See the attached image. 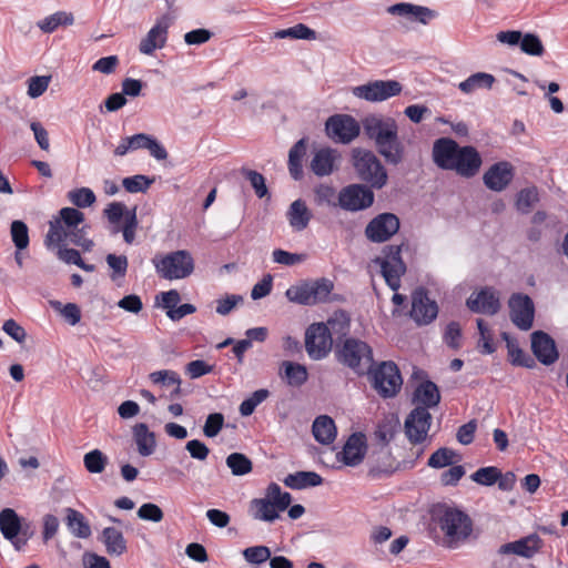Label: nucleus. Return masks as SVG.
<instances>
[{
	"instance_id": "obj_1",
	"label": "nucleus",
	"mask_w": 568,
	"mask_h": 568,
	"mask_svg": "<svg viewBox=\"0 0 568 568\" xmlns=\"http://www.w3.org/2000/svg\"><path fill=\"white\" fill-rule=\"evenodd\" d=\"M89 226L84 223V214L74 207H63L49 222V231L44 245L54 250L60 244H73L83 251H91L93 241L88 237Z\"/></svg>"
},
{
	"instance_id": "obj_2",
	"label": "nucleus",
	"mask_w": 568,
	"mask_h": 568,
	"mask_svg": "<svg viewBox=\"0 0 568 568\" xmlns=\"http://www.w3.org/2000/svg\"><path fill=\"white\" fill-rule=\"evenodd\" d=\"M363 129L388 163L396 165L403 161L404 146L398 139V126L393 118L368 115L363 120Z\"/></svg>"
},
{
	"instance_id": "obj_3",
	"label": "nucleus",
	"mask_w": 568,
	"mask_h": 568,
	"mask_svg": "<svg viewBox=\"0 0 568 568\" xmlns=\"http://www.w3.org/2000/svg\"><path fill=\"white\" fill-rule=\"evenodd\" d=\"M292 503V496L283 491L278 484L271 483L265 491V497L254 498L250 501L248 514L254 520L273 523Z\"/></svg>"
},
{
	"instance_id": "obj_4",
	"label": "nucleus",
	"mask_w": 568,
	"mask_h": 568,
	"mask_svg": "<svg viewBox=\"0 0 568 568\" xmlns=\"http://www.w3.org/2000/svg\"><path fill=\"white\" fill-rule=\"evenodd\" d=\"M438 526L443 532V544L456 549L468 541L473 534V521L462 510L446 508L438 517Z\"/></svg>"
},
{
	"instance_id": "obj_5",
	"label": "nucleus",
	"mask_w": 568,
	"mask_h": 568,
	"mask_svg": "<svg viewBox=\"0 0 568 568\" xmlns=\"http://www.w3.org/2000/svg\"><path fill=\"white\" fill-rule=\"evenodd\" d=\"M352 159L354 169L362 181H365L374 189H382L386 185L388 180L387 171L372 151L354 149Z\"/></svg>"
},
{
	"instance_id": "obj_6",
	"label": "nucleus",
	"mask_w": 568,
	"mask_h": 568,
	"mask_svg": "<svg viewBox=\"0 0 568 568\" xmlns=\"http://www.w3.org/2000/svg\"><path fill=\"white\" fill-rule=\"evenodd\" d=\"M152 263L160 277L169 281L186 278L194 271V260L185 250L155 256Z\"/></svg>"
},
{
	"instance_id": "obj_7",
	"label": "nucleus",
	"mask_w": 568,
	"mask_h": 568,
	"mask_svg": "<svg viewBox=\"0 0 568 568\" xmlns=\"http://www.w3.org/2000/svg\"><path fill=\"white\" fill-rule=\"evenodd\" d=\"M333 282L327 278L305 281L292 285L285 292L290 302L301 305H315L325 302L333 291Z\"/></svg>"
},
{
	"instance_id": "obj_8",
	"label": "nucleus",
	"mask_w": 568,
	"mask_h": 568,
	"mask_svg": "<svg viewBox=\"0 0 568 568\" xmlns=\"http://www.w3.org/2000/svg\"><path fill=\"white\" fill-rule=\"evenodd\" d=\"M111 226V233L118 234L122 232L123 240L128 244H132L135 239L138 229L136 207L128 210L122 202H112L103 211Z\"/></svg>"
},
{
	"instance_id": "obj_9",
	"label": "nucleus",
	"mask_w": 568,
	"mask_h": 568,
	"mask_svg": "<svg viewBox=\"0 0 568 568\" xmlns=\"http://www.w3.org/2000/svg\"><path fill=\"white\" fill-rule=\"evenodd\" d=\"M0 532L11 542L16 550H21L33 536L29 523L22 519L14 509L3 508L0 511Z\"/></svg>"
},
{
	"instance_id": "obj_10",
	"label": "nucleus",
	"mask_w": 568,
	"mask_h": 568,
	"mask_svg": "<svg viewBox=\"0 0 568 568\" xmlns=\"http://www.w3.org/2000/svg\"><path fill=\"white\" fill-rule=\"evenodd\" d=\"M338 361L357 374H364L373 366V351L364 341L347 338L338 351Z\"/></svg>"
},
{
	"instance_id": "obj_11",
	"label": "nucleus",
	"mask_w": 568,
	"mask_h": 568,
	"mask_svg": "<svg viewBox=\"0 0 568 568\" xmlns=\"http://www.w3.org/2000/svg\"><path fill=\"white\" fill-rule=\"evenodd\" d=\"M400 246L389 245L383 251V256H377L374 263L379 266L381 273L390 290L397 292L400 287V278L406 273V265L400 256Z\"/></svg>"
},
{
	"instance_id": "obj_12",
	"label": "nucleus",
	"mask_w": 568,
	"mask_h": 568,
	"mask_svg": "<svg viewBox=\"0 0 568 568\" xmlns=\"http://www.w3.org/2000/svg\"><path fill=\"white\" fill-rule=\"evenodd\" d=\"M371 373L373 387L382 397H394L400 390L403 378L395 363L383 362Z\"/></svg>"
},
{
	"instance_id": "obj_13",
	"label": "nucleus",
	"mask_w": 568,
	"mask_h": 568,
	"mask_svg": "<svg viewBox=\"0 0 568 568\" xmlns=\"http://www.w3.org/2000/svg\"><path fill=\"white\" fill-rule=\"evenodd\" d=\"M402 84L396 80H375L352 88V94L368 102H383L400 94Z\"/></svg>"
},
{
	"instance_id": "obj_14",
	"label": "nucleus",
	"mask_w": 568,
	"mask_h": 568,
	"mask_svg": "<svg viewBox=\"0 0 568 568\" xmlns=\"http://www.w3.org/2000/svg\"><path fill=\"white\" fill-rule=\"evenodd\" d=\"M325 130L334 142L348 144L359 135L361 124L349 114H334L326 120Z\"/></svg>"
},
{
	"instance_id": "obj_15",
	"label": "nucleus",
	"mask_w": 568,
	"mask_h": 568,
	"mask_svg": "<svg viewBox=\"0 0 568 568\" xmlns=\"http://www.w3.org/2000/svg\"><path fill=\"white\" fill-rule=\"evenodd\" d=\"M333 338L324 323H313L305 332V351L313 361L325 358L332 351Z\"/></svg>"
},
{
	"instance_id": "obj_16",
	"label": "nucleus",
	"mask_w": 568,
	"mask_h": 568,
	"mask_svg": "<svg viewBox=\"0 0 568 568\" xmlns=\"http://www.w3.org/2000/svg\"><path fill=\"white\" fill-rule=\"evenodd\" d=\"M173 17L164 13L155 20L153 27L148 31L139 43V51L144 55H152L156 50L166 45L169 29L173 24Z\"/></svg>"
},
{
	"instance_id": "obj_17",
	"label": "nucleus",
	"mask_w": 568,
	"mask_h": 568,
	"mask_svg": "<svg viewBox=\"0 0 568 568\" xmlns=\"http://www.w3.org/2000/svg\"><path fill=\"white\" fill-rule=\"evenodd\" d=\"M399 230V219L393 213L375 216L365 229L366 237L374 243L388 241Z\"/></svg>"
},
{
	"instance_id": "obj_18",
	"label": "nucleus",
	"mask_w": 568,
	"mask_h": 568,
	"mask_svg": "<svg viewBox=\"0 0 568 568\" xmlns=\"http://www.w3.org/2000/svg\"><path fill=\"white\" fill-rule=\"evenodd\" d=\"M374 202L373 192L365 185L352 184L344 187L338 194V204L347 211H361L369 207Z\"/></svg>"
},
{
	"instance_id": "obj_19",
	"label": "nucleus",
	"mask_w": 568,
	"mask_h": 568,
	"mask_svg": "<svg viewBox=\"0 0 568 568\" xmlns=\"http://www.w3.org/2000/svg\"><path fill=\"white\" fill-rule=\"evenodd\" d=\"M432 424V415L426 408L416 406L405 420V433L413 444L423 443Z\"/></svg>"
},
{
	"instance_id": "obj_20",
	"label": "nucleus",
	"mask_w": 568,
	"mask_h": 568,
	"mask_svg": "<svg viewBox=\"0 0 568 568\" xmlns=\"http://www.w3.org/2000/svg\"><path fill=\"white\" fill-rule=\"evenodd\" d=\"M510 318L513 323L523 331L532 326L535 306L531 298L526 294H514L509 298Z\"/></svg>"
},
{
	"instance_id": "obj_21",
	"label": "nucleus",
	"mask_w": 568,
	"mask_h": 568,
	"mask_svg": "<svg viewBox=\"0 0 568 568\" xmlns=\"http://www.w3.org/2000/svg\"><path fill=\"white\" fill-rule=\"evenodd\" d=\"M481 164L483 160L476 148L459 145L450 171L456 172L462 178L469 179L478 174Z\"/></svg>"
},
{
	"instance_id": "obj_22",
	"label": "nucleus",
	"mask_w": 568,
	"mask_h": 568,
	"mask_svg": "<svg viewBox=\"0 0 568 568\" xmlns=\"http://www.w3.org/2000/svg\"><path fill=\"white\" fill-rule=\"evenodd\" d=\"M438 314V306L430 300L424 288H417L412 294L410 317L418 325L432 323Z\"/></svg>"
},
{
	"instance_id": "obj_23",
	"label": "nucleus",
	"mask_w": 568,
	"mask_h": 568,
	"mask_svg": "<svg viewBox=\"0 0 568 568\" xmlns=\"http://www.w3.org/2000/svg\"><path fill=\"white\" fill-rule=\"evenodd\" d=\"M544 540L537 534H530L518 540L504 544L499 547L500 555H516L526 559L532 558L540 551Z\"/></svg>"
},
{
	"instance_id": "obj_24",
	"label": "nucleus",
	"mask_w": 568,
	"mask_h": 568,
	"mask_svg": "<svg viewBox=\"0 0 568 568\" xmlns=\"http://www.w3.org/2000/svg\"><path fill=\"white\" fill-rule=\"evenodd\" d=\"M514 175V166L507 161H499L484 173L483 181L487 189L501 192L510 184Z\"/></svg>"
},
{
	"instance_id": "obj_25",
	"label": "nucleus",
	"mask_w": 568,
	"mask_h": 568,
	"mask_svg": "<svg viewBox=\"0 0 568 568\" xmlns=\"http://www.w3.org/2000/svg\"><path fill=\"white\" fill-rule=\"evenodd\" d=\"M367 450L366 437L362 433L352 434L346 440L342 452L337 454V459L343 462L346 466L359 465Z\"/></svg>"
},
{
	"instance_id": "obj_26",
	"label": "nucleus",
	"mask_w": 568,
	"mask_h": 568,
	"mask_svg": "<svg viewBox=\"0 0 568 568\" xmlns=\"http://www.w3.org/2000/svg\"><path fill=\"white\" fill-rule=\"evenodd\" d=\"M339 159L337 150L322 148L314 151L310 168L315 175L327 176L337 169Z\"/></svg>"
},
{
	"instance_id": "obj_27",
	"label": "nucleus",
	"mask_w": 568,
	"mask_h": 568,
	"mask_svg": "<svg viewBox=\"0 0 568 568\" xmlns=\"http://www.w3.org/2000/svg\"><path fill=\"white\" fill-rule=\"evenodd\" d=\"M459 144L450 138H439L433 144V162L442 170L450 171Z\"/></svg>"
},
{
	"instance_id": "obj_28",
	"label": "nucleus",
	"mask_w": 568,
	"mask_h": 568,
	"mask_svg": "<svg viewBox=\"0 0 568 568\" xmlns=\"http://www.w3.org/2000/svg\"><path fill=\"white\" fill-rule=\"evenodd\" d=\"M467 306L475 313L494 315L500 308L499 296L493 288L485 287L469 296Z\"/></svg>"
},
{
	"instance_id": "obj_29",
	"label": "nucleus",
	"mask_w": 568,
	"mask_h": 568,
	"mask_svg": "<svg viewBox=\"0 0 568 568\" xmlns=\"http://www.w3.org/2000/svg\"><path fill=\"white\" fill-rule=\"evenodd\" d=\"M531 349L537 359L544 365H551L558 359L555 341L541 331L531 334Z\"/></svg>"
},
{
	"instance_id": "obj_30",
	"label": "nucleus",
	"mask_w": 568,
	"mask_h": 568,
	"mask_svg": "<svg viewBox=\"0 0 568 568\" xmlns=\"http://www.w3.org/2000/svg\"><path fill=\"white\" fill-rule=\"evenodd\" d=\"M388 12L400 17H406L410 20L420 22L422 24H428L434 20L438 13L427 7L413 4V3H396L388 8Z\"/></svg>"
},
{
	"instance_id": "obj_31",
	"label": "nucleus",
	"mask_w": 568,
	"mask_h": 568,
	"mask_svg": "<svg viewBox=\"0 0 568 568\" xmlns=\"http://www.w3.org/2000/svg\"><path fill=\"white\" fill-rule=\"evenodd\" d=\"M126 143L129 144V148H131L132 152L145 149L159 161L168 158V151L155 138L146 133H138L132 136H126Z\"/></svg>"
},
{
	"instance_id": "obj_32",
	"label": "nucleus",
	"mask_w": 568,
	"mask_h": 568,
	"mask_svg": "<svg viewBox=\"0 0 568 568\" xmlns=\"http://www.w3.org/2000/svg\"><path fill=\"white\" fill-rule=\"evenodd\" d=\"M312 216L311 210L302 199L292 202L286 212L288 224L295 232L304 231L308 226Z\"/></svg>"
},
{
	"instance_id": "obj_33",
	"label": "nucleus",
	"mask_w": 568,
	"mask_h": 568,
	"mask_svg": "<svg viewBox=\"0 0 568 568\" xmlns=\"http://www.w3.org/2000/svg\"><path fill=\"white\" fill-rule=\"evenodd\" d=\"M440 402V394L435 383L426 381L420 383L413 395V403L416 406L426 408L436 407Z\"/></svg>"
},
{
	"instance_id": "obj_34",
	"label": "nucleus",
	"mask_w": 568,
	"mask_h": 568,
	"mask_svg": "<svg viewBox=\"0 0 568 568\" xmlns=\"http://www.w3.org/2000/svg\"><path fill=\"white\" fill-rule=\"evenodd\" d=\"M149 379L153 385L171 389L170 397L175 398L181 395V377L171 369L155 371L149 374Z\"/></svg>"
},
{
	"instance_id": "obj_35",
	"label": "nucleus",
	"mask_w": 568,
	"mask_h": 568,
	"mask_svg": "<svg viewBox=\"0 0 568 568\" xmlns=\"http://www.w3.org/2000/svg\"><path fill=\"white\" fill-rule=\"evenodd\" d=\"M312 433L320 444L328 445L334 442L337 432L334 420L327 415H321L313 422Z\"/></svg>"
},
{
	"instance_id": "obj_36",
	"label": "nucleus",
	"mask_w": 568,
	"mask_h": 568,
	"mask_svg": "<svg viewBox=\"0 0 568 568\" xmlns=\"http://www.w3.org/2000/svg\"><path fill=\"white\" fill-rule=\"evenodd\" d=\"M280 375L285 378L286 383L292 387H301L308 379L306 366L290 361H284L281 364Z\"/></svg>"
},
{
	"instance_id": "obj_37",
	"label": "nucleus",
	"mask_w": 568,
	"mask_h": 568,
	"mask_svg": "<svg viewBox=\"0 0 568 568\" xmlns=\"http://www.w3.org/2000/svg\"><path fill=\"white\" fill-rule=\"evenodd\" d=\"M133 437L141 456L146 457L154 453L156 447L154 433L149 430L144 423H139L133 427Z\"/></svg>"
},
{
	"instance_id": "obj_38",
	"label": "nucleus",
	"mask_w": 568,
	"mask_h": 568,
	"mask_svg": "<svg viewBox=\"0 0 568 568\" xmlns=\"http://www.w3.org/2000/svg\"><path fill=\"white\" fill-rule=\"evenodd\" d=\"M323 483V478L315 471H297L285 477L284 484L292 489L316 487Z\"/></svg>"
},
{
	"instance_id": "obj_39",
	"label": "nucleus",
	"mask_w": 568,
	"mask_h": 568,
	"mask_svg": "<svg viewBox=\"0 0 568 568\" xmlns=\"http://www.w3.org/2000/svg\"><path fill=\"white\" fill-rule=\"evenodd\" d=\"M65 524L71 534L78 538H88L91 535L90 525L84 516L73 508L65 509Z\"/></svg>"
},
{
	"instance_id": "obj_40",
	"label": "nucleus",
	"mask_w": 568,
	"mask_h": 568,
	"mask_svg": "<svg viewBox=\"0 0 568 568\" xmlns=\"http://www.w3.org/2000/svg\"><path fill=\"white\" fill-rule=\"evenodd\" d=\"M102 541L109 555L120 556L126 550V541L122 532L114 527L103 529Z\"/></svg>"
},
{
	"instance_id": "obj_41",
	"label": "nucleus",
	"mask_w": 568,
	"mask_h": 568,
	"mask_svg": "<svg viewBox=\"0 0 568 568\" xmlns=\"http://www.w3.org/2000/svg\"><path fill=\"white\" fill-rule=\"evenodd\" d=\"M496 79L493 74L486 72H477L468 77L458 84L462 92L469 94L479 89H491Z\"/></svg>"
},
{
	"instance_id": "obj_42",
	"label": "nucleus",
	"mask_w": 568,
	"mask_h": 568,
	"mask_svg": "<svg viewBox=\"0 0 568 568\" xmlns=\"http://www.w3.org/2000/svg\"><path fill=\"white\" fill-rule=\"evenodd\" d=\"M74 22L73 14L65 11L54 12L37 22V27L44 33H52L60 26H71Z\"/></svg>"
},
{
	"instance_id": "obj_43",
	"label": "nucleus",
	"mask_w": 568,
	"mask_h": 568,
	"mask_svg": "<svg viewBox=\"0 0 568 568\" xmlns=\"http://www.w3.org/2000/svg\"><path fill=\"white\" fill-rule=\"evenodd\" d=\"M306 152V143L302 139L297 141L288 153V170L294 180H300L303 175L302 159Z\"/></svg>"
},
{
	"instance_id": "obj_44",
	"label": "nucleus",
	"mask_w": 568,
	"mask_h": 568,
	"mask_svg": "<svg viewBox=\"0 0 568 568\" xmlns=\"http://www.w3.org/2000/svg\"><path fill=\"white\" fill-rule=\"evenodd\" d=\"M226 466L234 476H244L252 471L251 459L242 453H232L225 459Z\"/></svg>"
},
{
	"instance_id": "obj_45",
	"label": "nucleus",
	"mask_w": 568,
	"mask_h": 568,
	"mask_svg": "<svg viewBox=\"0 0 568 568\" xmlns=\"http://www.w3.org/2000/svg\"><path fill=\"white\" fill-rule=\"evenodd\" d=\"M276 39H302V40H315L316 32L308 28L306 24L298 23L291 28L278 30L274 33Z\"/></svg>"
},
{
	"instance_id": "obj_46",
	"label": "nucleus",
	"mask_w": 568,
	"mask_h": 568,
	"mask_svg": "<svg viewBox=\"0 0 568 568\" xmlns=\"http://www.w3.org/2000/svg\"><path fill=\"white\" fill-rule=\"evenodd\" d=\"M324 326L327 328L329 336H344L349 328V317L345 312H335Z\"/></svg>"
},
{
	"instance_id": "obj_47",
	"label": "nucleus",
	"mask_w": 568,
	"mask_h": 568,
	"mask_svg": "<svg viewBox=\"0 0 568 568\" xmlns=\"http://www.w3.org/2000/svg\"><path fill=\"white\" fill-rule=\"evenodd\" d=\"M245 561L252 566L260 567L271 558V549L267 546L258 545L245 548L242 551Z\"/></svg>"
},
{
	"instance_id": "obj_48",
	"label": "nucleus",
	"mask_w": 568,
	"mask_h": 568,
	"mask_svg": "<svg viewBox=\"0 0 568 568\" xmlns=\"http://www.w3.org/2000/svg\"><path fill=\"white\" fill-rule=\"evenodd\" d=\"M504 338L507 342L508 355L511 363L517 366L531 368L535 364L534 359L527 355L515 341L508 338L506 333L504 334Z\"/></svg>"
},
{
	"instance_id": "obj_49",
	"label": "nucleus",
	"mask_w": 568,
	"mask_h": 568,
	"mask_svg": "<svg viewBox=\"0 0 568 568\" xmlns=\"http://www.w3.org/2000/svg\"><path fill=\"white\" fill-rule=\"evenodd\" d=\"M83 464L89 473L100 474L108 465V457L100 449H93L84 455Z\"/></svg>"
},
{
	"instance_id": "obj_50",
	"label": "nucleus",
	"mask_w": 568,
	"mask_h": 568,
	"mask_svg": "<svg viewBox=\"0 0 568 568\" xmlns=\"http://www.w3.org/2000/svg\"><path fill=\"white\" fill-rule=\"evenodd\" d=\"M50 306L59 312L61 314V316L70 324V325H75L80 322L81 320V312H80V308L77 304L74 303H68L65 305H63L61 302L59 301H50L49 302Z\"/></svg>"
},
{
	"instance_id": "obj_51",
	"label": "nucleus",
	"mask_w": 568,
	"mask_h": 568,
	"mask_svg": "<svg viewBox=\"0 0 568 568\" xmlns=\"http://www.w3.org/2000/svg\"><path fill=\"white\" fill-rule=\"evenodd\" d=\"M10 234L14 246L19 250H26L29 245V229L22 221L16 220L11 223Z\"/></svg>"
},
{
	"instance_id": "obj_52",
	"label": "nucleus",
	"mask_w": 568,
	"mask_h": 568,
	"mask_svg": "<svg viewBox=\"0 0 568 568\" xmlns=\"http://www.w3.org/2000/svg\"><path fill=\"white\" fill-rule=\"evenodd\" d=\"M69 201L77 207L91 206L97 197L93 191L89 187H79L68 192Z\"/></svg>"
},
{
	"instance_id": "obj_53",
	"label": "nucleus",
	"mask_w": 568,
	"mask_h": 568,
	"mask_svg": "<svg viewBox=\"0 0 568 568\" xmlns=\"http://www.w3.org/2000/svg\"><path fill=\"white\" fill-rule=\"evenodd\" d=\"M538 200L539 195L536 187L523 189L517 195L516 207L521 213H529Z\"/></svg>"
},
{
	"instance_id": "obj_54",
	"label": "nucleus",
	"mask_w": 568,
	"mask_h": 568,
	"mask_svg": "<svg viewBox=\"0 0 568 568\" xmlns=\"http://www.w3.org/2000/svg\"><path fill=\"white\" fill-rule=\"evenodd\" d=\"M270 395L267 389H257L248 398L244 399L240 407V414L242 416H250L254 413L255 408L263 403Z\"/></svg>"
},
{
	"instance_id": "obj_55",
	"label": "nucleus",
	"mask_w": 568,
	"mask_h": 568,
	"mask_svg": "<svg viewBox=\"0 0 568 568\" xmlns=\"http://www.w3.org/2000/svg\"><path fill=\"white\" fill-rule=\"evenodd\" d=\"M520 49L524 53L532 57H541L545 52V47L537 34L526 33L520 41Z\"/></svg>"
},
{
	"instance_id": "obj_56",
	"label": "nucleus",
	"mask_w": 568,
	"mask_h": 568,
	"mask_svg": "<svg viewBox=\"0 0 568 568\" xmlns=\"http://www.w3.org/2000/svg\"><path fill=\"white\" fill-rule=\"evenodd\" d=\"M456 457L457 455L453 449L443 447L430 455L427 465L432 468H444L453 465Z\"/></svg>"
},
{
	"instance_id": "obj_57",
	"label": "nucleus",
	"mask_w": 568,
	"mask_h": 568,
	"mask_svg": "<svg viewBox=\"0 0 568 568\" xmlns=\"http://www.w3.org/2000/svg\"><path fill=\"white\" fill-rule=\"evenodd\" d=\"M154 179H150L146 175L136 174L133 176L124 178L122 180L123 187L130 193L146 192Z\"/></svg>"
},
{
	"instance_id": "obj_58",
	"label": "nucleus",
	"mask_w": 568,
	"mask_h": 568,
	"mask_svg": "<svg viewBox=\"0 0 568 568\" xmlns=\"http://www.w3.org/2000/svg\"><path fill=\"white\" fill-rule=\"evenodd\" d=\"M51 75H34L28 79L27 94L31 99L41 97L49 88Z\"/></svg>"
},
{
	"instance_id": "obj_59",
	"label": "nucleus",
	"mask_w": 568,
	"mask_h": 568,
	"mask_svg": "<svg viewBox=\"0 0 568 568\" xmlns=\"http://www.w3.org/2000/svg\"><path fill=\"white\" fill-rule=\"evenodd\" d=\"M471 479L479 485L491 486L497 483L500 477V471L493 466L481 467L476 470L471 476Z\"/></svg>"
},
{
	"instance_id": "obj_60",
	"label": "nucleus",
	"mask_w": 568,
	"mask_h": 568,
	"mask_svg": "<svg viewBox=\"0 0 568 568\" xmlns=\"http://www.w3.org/2000/svg\"><path fill=\"white\" fill-rule=\"evenodd\" d=\"M106 263L113 271L111 274L112 280H116L118 277H123L125 275L128 270V258L125 255L108 254Z\"/></svg>"
},
{
	"instance_id": "obj_61",
	"label": "nucleus",
	"mask_w": 568,
	"mask_h": 568,
	"mask_svg": "<svg viewBox=\"0 0 568 568\" xmlns=\"http://www.w3.org/2000/svg\"><path fill=\"white\" fill-rule=\"evenodd\" d=\"M273 261L277 264L292 266L298 263H302L305 261L306 255L305 254H297V253H291L287 251H284L282 248H276L272 253Z\"/></svg>"
},
{
	"instance_id": "obj_62",
	"label": "nucleus",
	"mask_w": 568,
	"mask_h": 568,
	"mask_svg": "<svg viewBox=\"0 0 568 568\" xmlns=\"http://www.w3.org/2000/svg\"><path fill=\"white\" fill-rule=\"evenodd\" d=\"M477 327L479 331L480 339H479V347L481 353L484 354H491L495 352L496 347L493 343V335L487 327L484 320L479 318L477 320Z\"/></svg>"
},
{
	"instance_id": "obj_63",
	"label": "nucleus",
	"mask_w": 568,
	"mask_h": 568,
	"mask_svg": "<svg viewBox=\"0 0 568 568\" xmlns=\"http://www.w3.org/2000/svg\"><path fill=\"white\" fill-rule=\"evenodd\" d=\"M224 425V416L221 413H213L206 417L203 426V433L206 437H215Z\"/></svg>"
},
{
	"instance_id": "obj_64",
	"label": "nucleus",
	"mask_w": 568,
	"mask_h": 568,
	"mask_svg": "<svg viewBox=\"0 0 568 568\" xmlns=\"http://www.w3.org/2000/svg\"><path fill=\"white\" fill-rule=\"evenodd\" d=\"M185 449L193 459L204 462L210 455V448L199 439H191L186 443Z\"/></svg>"
}]
</instances>
